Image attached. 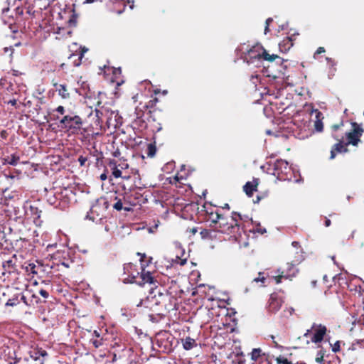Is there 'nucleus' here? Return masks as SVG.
<instances>
[{"mask_svg":"<svg viewBox=\"0 0 364 364\" xmlns=\"http://www.w3.org/2000/svg\"><path fill=\"white\" fill-rule=\"evenodd\" d=\"M210 219H211L212 223H217L220 222V220H224L223 217L218 213H216L215 215L213 213H211Z\"/></svg>","mask_w":364,"mask_h":364,"instance_id":"obj_26","label":"nucleus"},{"mask_svg":"<svg viewBox=\"0 0 364 364\" xmlns=\"http://www.w3.org/2000/svg\"><path fill=\"white\" fill-rule=\"evenodd\" d=\"M82 124L81 118L78 115L71 113L64 115L60 119L58 127L74 132L80 129Z\"/></svg>","mask_w":364,"mask_h":364,"instance_id":"obj_2","label":"nucleus"},{"mask_svg":"<svg viewBox=\"0 0 364 364\" xmlns=\"http://www.w3.org/2000/svg\"><path fill=\"white\" fill-rule=\"evenodd\" d=\"M87 51V49L85 47L81 48L80 55L79 56L78 61L77 63H74L75 66H79L80 65V59L83 57L84 54Z\"/></svg>","mask_w":364,"mask_h":364,"instance_id":"obj_28","label":"nucleus"},{"mask_svg":"<svg viewBox=\"0 0 364 364\" xmlns=\"http://www.w3.org/2000/svg\"><path fill=\"white\" fill-rule=\"evenodd\" d=\"M109 166L112 170V175L114 176V178H119L122 176V171L117 168L115 161H110Z\"/></svg>","mask_w":364,"mask_h":364,"instance_id":"obj_20","label":"nucleus"},{"mask_svg":"<svg viewBox=\"0 0 364 364\" xmlns=\"http://www.w3.org/2000/svg\"><path fill=\"white\" fill-rule=\"evenodd\" d=\"M134 268V266L131 264H128L127 266L124 267V269L125 272H129L130 270H132Z\"/></svg>","mask_w":364,"mask_h":364,"instance_id":"obj_40","label":"nucleus"},{"mask_svg":"<svg viewBox=\"0 0 364 364\" xmlns=\"http://www.w3.org/2000/svg\"><path fill=\"white\" fill-rule=\"evenodd\" d=\"M191 231H192V232H193V234H195V233L196 232V231H197V230H196V229L193 228Z\"/></svg>","mask_w":364,"mask_h":364,"instance_id":"obj_54","label":"nucleus"},{"mask_svg":"<svg viewBox=\"0 0 364 364\" xmlns=\"http://www.w3.org/2000/svg\"><path fill=\"white\" fill-rule=\"evenodd\" d=\"M16 102H17L16 100L13 99V100H9L8 103L11 105L12 106H15L16 105Z\"/></svg>","mask_w":364,"mask_h":364,"instance_id":"obj_45","label":"nucleus"},{"mask_svg":"<svg viewBox=\"0 0 364 364\" xmlns=\"http://www.w3.org/2000/svg\"><path fill=\"white\" fill-rule=\"evenodd\" d=\"M354 233H355V231H353V232H352V234H351V235H350V237H352V238H353V237H354Z\"/></svg>","mask_w":364,"mask_h":364,"instance_id":"obj_57","label":"nucleus"},{"mask_svg":"<svg viewBox=\"0 0 364 364\" xmlns=\"http://www.w3.org/2000/svg\"><path fill=\"white\" fill-rule=\"evenodd\" d=\"M358 348H364V340L357 341L356 342L353 343L349 349L355 350Z\"/></svg>","mask_w":364,"mask_h":364,"instance_id":"obj_25","label":"nucleus"},{"mask_svg":"<svg viewBox=\"0 0 364 364\" xmlns=\"http://www.w3.org/2000/svg\"><path fill=\"white\" fill-rule=\"evenodd\" d=\"M292 245H293L294 247H296L299 245V242H298L294 241V242H292Z\"/></svg>","mask_w":364,"mask_h":364,"instance_id":"obj_50","label":"nucleus"},{"mask_svg":"<svg viewBox=\"0 0 364 364\" xmlns=\"http://www.w3.org/2000/svg\"><path fill=\"white\" fill-rule=\"evenodd\" d=\"M293 40L294 38L292 36H289L286 39H284L283 41L279 44L280 50L282 52L288 51L293 46Z\"/></svg>","mask_w":364,"mask_h":364,"instance_id":"obj_16","label":"nucleus"},{"mask_svg":"<svg viewBox=\"0 0 364 364\" xmlns=\"http://www.w3.org/2000/svg\"><path fill=\"white\" fill-rule=\"evenodd\" d=\"M93 336H95V338H102L100 337V333L97 331H94Z\"/></svg>","mask_w":364,"mask_h":364,"instance_id":"obj_43","label":"nucleus"},{"mask_svg":"<svg viewBox=\"0 0 364 364\" xmlns=\"http://www.w3.org/2000/svg\"><path fill=\"white\" fill-rule=\"evenodd\" d=\"M277 58H279L277 55H269L262 47L257 46L248 50L245 60L249 65L254 64L255 67H259L262 63V59L272 62Z\"/></svg>","mask_w":364,"mask_h":364,"instance_id":"obj_1","label":"nucleus"},{"mask_svg":"<svg viewBox=\"0 0 364 364\" xmlns=\"http://www.w3.org/2000/svg\"><path fill=\"white\" fill-rule=\"evenodd\" d=\"M262 355V350L260 348H254L251 353L252 360L256 361Z\"/></svg>","mask_w":364,"mask_h":364,"instance_id":"obj_23","label":"nucleus"},{"mask_svg":"<svg viewBox=\"0 0 364 364\" xmlns=\"http://www.w3.org/2000/svg\"><path fill=\"white\" fill-rule=\"evenodd\" d=\"M232 219L235 220V221H237V219L235 216H232Z\"/></svg>","mask_w":364,"mask_h":364,"instance_id":"obj_59","label":"nucleus"},{"mask_svg":"<svg viewBox=\"0 0 364 364\" xmlns=\"http://www.w3.org/2000/svg\"><path fill=\"white\" fill-rule=\"evenodd\" d=\"M258 184V179H254L252 181H248L245 184L243 190L248 197L252 196L253 193L257 191Z\"/></svg>","mask_w":364,"mask_h":364,"instance_id":"obj_15","label":"nucleus"},{"mask_svg":"<svg viewBox=\"0 0 364 364\" xmlns=\"http://www.w3.org/2000/svg\"><path fill=\"white\" fill-rule=\"evenodd\" d=\"M330 225H331V220L329 219H326L325 221V225L326 227H328V226H330Z\"/></svg>","mask_w":364,"mask_h":364,"instance_id":"obj_49","label":"nucleus"},{"mask_svg":"<svg viewBox=\"0 0 364 364\" xmlns=\"http://www.w3.org/2000/svg\"><path fill=\"white\" fill-rule=\"evenodd\" d=\"M56 90L58 92L59 95L63 98H67L69 97L66 86L65 85H59L56 87Z\"/></svg>","mask_w":364,"mask_h":364,"instance_id":"obj_21","label":"nucleus"},{"mask_svg":"<svg viewBox=\"0 0 364 364\" xmlns=\"http://www.w3.org/2000/svg\"><path fill=\"white\" fill-rule=\"evenodd\" d=\"M55 111L62 115L65 114V109L64 107H63L61 105L58 106L56 108Z\"/></svg>","mask_w":364,"mask_h":364,"instance_id":"obj_34","label":"nucleus"},{"mask_svg":"<svg viewBox=\"0 0 364 364\" xmlns=\"http://www.w3.org/2000/svg\"><path fill=\"white\" fill-rule=\"evenodd\" d=\"M48 356L47 352L42 349H34L30 353V358L28 360L31 363L34 364H43L46 358Z\"/></svg>","mask_w":364,"mask_h":364,"instance_id":"obj_9","label":"nucleus"},{"mask_svg":"<svg viewBox=\"0 0 364 364\" xmlns=\"http://www.w3.org/2000/svg\"><path fill=\"white\" fill-rule=\"evenodd\" d=\"M31 211L33 215L34 222L37 223V220L41 218V211L37 208H34L33 206H31Z\"/></svg>","mask_w":364,"mask_h":364,"instance_id":"obj_22","label":"nucleus"},{"mask_svg":"<svg viewBox=\"0 0 364 364\" xmlns=\"http://www.w3.org/2000/svg\"><path fill=\"white\" fill-rule=\"evenodd\" d=\"M90 343L94 346L95 348H98L103 345V339L102 338H91Z\"/></svg>","mask_w":364,"mask_h":364,"instance_id":"obj_24","label":"nucleus"},{"mask_svg":"<svg viewBox=\"0 0 364 364\" xmlns=\"http://www.w3.org/2000/svg\"><path fill=\"white\" fill-rule=\"evenodd\" d=\"M7 306H12L13 303L10 302L9 301L6 303Z\"/></svg>","mask_w":364,"mask_h":364,"instance_id":"obj_51","label":"nucleus"},{"mask_svg":"<svg viewBox=\"0 0 364 364\" xmlns=\"http://www.w3.org/2000/svg\"><path fill=\"white\" fill-rule=\"evenodd\" d=\"M316 281H313V282H312V285H313V286H315V285H316Z\"/></svg>","mask_w":364,"mask_h":364,"instance_id":"obj_58","label":"nucleus"},{"mask_svg":"<svg viewBox=\"0 0 364 364\" xmlns=\"http://www.w3.org/2000/svg\"><path fill=\"white\" fill-rule=\"evenodd\" d=\"M323 52H325V49H324V48H323V47H319V48L317 49V50H316V54H320V53H323Z\"/></svg>","mask_w":364,"mask_h":364,"instance_id":"obj_41","label":"nucleus"},{"mask_svg":"<svg viewBox=\"0 0 364 364\" xmlns=\"http://www.w3.org/2000/svg\"><path fill=\"white\" fill-rule=\"evenodd\" d=\"M266 133H267V134L270 135L272 134V132L270 130H267Z\"/></svg>","mask_w":364,"mask_h":364,"instance_id":"obj_52","label":"nucleus"},{"mask_svg":"<svg viewBox=\"0 0 364 364\" xmlns=\"http://www.w3.org/2000/svg\"><path fill=\"white\" fill-rule=\"evenodd\" d=\"M283 302V299L277 294H272L269 300V311L274 314L277 312L280 309Z\"/></svg>","mask_w":364,"mask_h":364,"instance_id":"obj_10","label":"nucleus"},{"mask_svg":"<svg viewBox=\"0 0 364 364\" xmlns=\"http://www.w3.org/2000/svg\"><path fill=\"white\" fill-rule=\"evenodd\" d=\"M139 274V272H132L131 273V277H132V279L128 280L127 282H130V283H136L137 284V281H136V278L138 277V275Z\"/></svg>","mask_w":364,"mask_h":364,"instance_id":"obj_29","label":"nucleus"},{"mask_svg":"<svg viewBox=\"0 0 364 364\" xmlns=\"http://www.w3.org/2000/svg\"><path fill=\"white\" fill-rule=\"evenodd\" d=\"M274 175L283 180L289 179L284 177L291 170L290 166L287 161L279 159L277 160L274 164Z\"/></svg>","mask_w":364,"mask_h":364,"instance_id":"obj_7","label":"nucleus"},{"mask_svg":"<svg viewBox=\"0 0 364 364\" xmlns=\"http://www.w3.org/2000/svg\"><path fill=\"white\" fill-rule=\"evenodd\" d=\"M17 257L14 255L10 259L3 262L2 267L5 272L9 274L14 272L16 269Z\"/></svg>","mask_w":364,"mask_h":364,"instance_id":"obj_13","label":"nucleus"},{"mask_svg":"<svg viewBox=\"0 0 364 364\" xmlns=\"http://www.w3.org/2000/svg\"><path fill=\"white\" fill-rule=\"evenodd\" d=\"M261 274H262V273H259V277H257V278H255L253 279V282H261L264 283V282L265 281L266 279H265L264 277H260Z\"/></svg>","mask_w":364,"mask_h":364,"instance_id":"obj_37","label":"nucleus"},{"mask_svg":"<svg viewBox=\"0 0 364 364\" xmlns=\"http://www.w3.org/2000/svg\"><path fill=\"white\" fill-rule=\"evenodd\" d=\"M279 28H280L281 30H284L285 28V26L282 25Z\"/></svg>","mask_w":364,"mask_h":364,"instance_id":"obj_53","label":"nucleus"},{"mask_svg":"<svg viewBox=\"0 0 364 364\" xmlns=\"http://www.w3.org/2000/svg\"><path fill=\"white\" fill-rule=\"evenodd\" d=\"M225 220H220L219 222L220 223V228H221V230H220V232H225L227 231V230H228L229 228H233V225H228V224L224 221Z\"/></svg>","mask_w":364,"mask_h":364,"instance_id":"obj_27","label":"nucleus"},{"mask_svg":"<svg viewBox=\"0 0 364 364\" xmlns=\"http://www.w3.org/2000/svg\"><path fill=\"white\" fill-rule=\"evenodd\" d=\"M311 116L312 118L314 117L315 118L314 127L316 131L318 132H322L323 129V125L322 122V119L323 117L322 113L316 109H312L311 111Z\"/></svg>","mask_w":364,"mask_h":364,"instance_id":"obj_12","label":"nucleus"},{"mask_svg":"<svg viewBox=\"0 0 364 364\" xmlns=\"http://www.w3.org/2000/svg\"><path fill=\"white\" fill-rule=\"evenodd\" d=\"M326 60H327L328 61H331V60L330 58H326Z\"/></svg>","mask_w":364,"mask_h":364,"instance_id":"obj_61","label":"nucleus"},{"mask_svg":"<svg viewBox=\"0 0 364 364\" xmlns=\"http://www.w3.org/2000/svg\"><path fill=\"white\" fill-rule=\"evenodd\" d=\"M340 126H341V125H339V124H334V125H333V126H332V129H333V132L337 131V130L339 129Z\"/></svg>","mask_w":364,"mask_h":364,"instance_id":"obj_46","label":"nucleus"},{"mask_svg":"<svg viewBox=\"0 0 364 364\" xmlns=\"http://www.w3.org/2000/svg\"><path fill=\"white\" fill-rule=\"evenodd\" d=\"M39 294L45 299L48 298L49 295L48 291L43 289L39 291Z\"/></svg>","mask_w":364,"mask_h":364,"instance_id":"obj_39","label":"nucleus"},{"mask_svg":"<svg viewBox=\"0 0 364 364\" xmlns=\"http://www.w3.org/2000/svg\"><path fill=\"white\" fill-rule=\"evenodd\" d=\"M124 210H127V211H128V210H129V208H124Z\"/></svg>","mask_w":364,"mask_h":364,"instance_id":"obj_60","label":"nucleus"},{"mask_svg":"<svg viewBox=\"0 0 364 364\" xmlns=\"http://www.w3.org/2000/svg\"><path fill=\"white\" fill-rule=\"evenodd\" d=\"M183 346L185 350H191L193 347L196 346V342L193 338L191 337H186L182 340Z\"/></svg>","mask_w":364,"mask_h":364,"instance_id":"obj_17","label":"nucleus"},{"mask_svg":"<svg viewBox=\"0 0 364 364\" xmlns=\"http://www.w3.org/2000/svg\"><path fill=\"white\" fill-rule=\"evenodd\" d=\"M97 117H100L99 114L106 117V123L109 128H117L122 124V118L119 116L117 111L111 110L104 108L102 111L97 110Z\"/></svg>","mask_w":364,"mask_h":364,"instance_id":"obj_3","label":"nucleus"},{"mask_svg":"<svg viewBox=\"0 0 364 364\" xmlns=\"http://www.w3.org/2000/svg\"><path fill=\"white\" fill-rule=\"evenodd\" d=\"M140 279L141 281L137 282L139 285H144L145 284H153L155 286L156 281L154 279L151 272L149 271H145L143 264H141V272H140Z\"/></svg>","mask_w":364,"mask_h":364,"instance_id":"obj_11","label":"nucleus"},{"mask_svg":"<svg viewBox=\"0 0 364 364\" xmlns=\"http://www.w3.org/2000/svg\"><path fill=\"white\" fill-rule=\"evenodd\" d=\"M114 208L116 209L117 210H122L123 208V205H122V201L119 200H118L114 205Z\"/></svg>","mask_w":364,"mask_h":364,"instance_id":"obj_31","label":"nucleus"},{"mask_svg":"<svg viewBox=\"0 0 364 364\" xmlns=\"http://www.w3.org/2000/svg\"><path fill=\"white\" fill-rule=\"evenodd\" d=\"M288 271L289 272H287L286 274H284V272H282V274L274 277L277 284H279L283 278L291 279L292 277L296 275V273L298 272L293 264H288Z\"/></svg>","mask_w":364,"mask_h":364,"instance_id":"obj_14","label":"nucleus"},{"mask_svg":"<svg viewBox=\"0 0 364 364\" xmlns=\"http://www.w3.org/2000/svg\"><path fill=\"white\" fill-rule=\"evenodd\" d=\"M87 161V158L83 156H80L78 158V162L80 163V166H84Z\"/></svg>","mask_w":364,"mask_h":364,"instance_id":"obj_33","label":"nucleus"},{"mask_svg":"<svg viewBox=\"0 0 364 364\" xmlns=\"http://www.w3.org/2000/svg\"><path fill=\"white\" fill-rule=\"evenodd\" d=\"M339 349H340L339 341H336V342L335 343V344H334V345L333 346V347H332V350H333V352H337V351H338V350H339Z\"/></svg>","mask_w":364,"mask_h":364,"instance_id":"obj_38","label":"nucleus"},{"mask_svg":"<svg viewBox=\"0 0 364 364\" xmlns=\"http://www.w3.org/2000/svg\"><path fill=\"white\" fill-rule=\"evenodd\" d=\"M100 179H101L102 181H105V180H106V179H107V175H106V173H102V174H101V175H100Z\"/></svg>","mask_w":364,"mask_h":364,"instance_id":"obj_48","label":"nucleus"},{"mask_svg":"<svg viewBox=\"0 0 364 364\" xmlns=\"http://www.w3.org/2000/svg\"><path fill=\"white\" fill-rule=\"evenodd\" d=\"M106 208V206L101 205L100 201L97 200L96 203L92 205L90 212L87 215V218L97 223H100Z\"/></svg>","mask_w":364,"mask_h":364,"instance_id":"obj_5","label":"nucleus"},{"mask_svg":"<svg viewBox=\"0 0 364 364\" xmlns=\"http://www.w3.org/2000/svg\"><path fill=\"white\" fill-rule=\"evenodd\" d=\"M134 0H127L128 4H131L130 9H132L134 8Z\"/></svg>","mask_w":364,"mask_h":364,"instance_id":"obj_47","label":"nucleus"},{"mask_svg":"<svg viewBox=\"0 0 364 364\" xmlns=\"http://www.w3.org/2000/svg\"><path fill=\"white\" fill-rule=\"evenodd\" d=\"M276 361L277 364H292L287 358H283L281 357L277 358L276 359Z\"/></svg>","mask_w":364,"mask_h":364,"instance_id":"obj_30","label":"nucleus"},{"mask_svg":"<svg viewBox=\"0 0 364 364\" xmlns=\"http://www.w3.org/2000/svg\"><path fill=\"white\" fill-rule=\"evenodd\" d=\"M20 158L16 154H11L10 156H7L6 158H4L3 164H9L11 166H16Z\"/></svg>","mask_w":364,"mask_h":364,"instance_id":"obj_19","label":"nucleus"},{"mask_svg":"<svg viewBox=\"0 0 364 364\" xmlns=\"http://www.w3.org/2000/svg\"><path fill=\"white\" fill-rule=\"evenodd\" d=\"M332 135L336 140L338 141V143L334 145V149L337 152H346L347 149L346 148V146L343 144L342 140L338 137V136L336 135L335 134H333Z\"/></svg>","mask_w":364,"mask_h":364,"instance_id":"obj_18","label":"nucleus"},{"mask_svg":"<svg viewBox=\"0 0 364 364\" xmlns=\"http://www.w3.org/2000/svg\"><path fill=\"white\" fill-rule=\"evenodd\" d=\"M271 22H272V18H268L266 20V26H265V29H264V33L265 34H267V32L269 31V26Z\"/></svg>","mask_w":364,"mask_h":364,"instance_id":"obj_32","label":"nucleus"},{"mask_svg":"<svg viewBox=\"0 0 364 364\" xmlns=\"http://www.w3.org/2000/svg\"><path fill=\"white\" fill-rule=\"evenodd\" d=\"M323 358V354L321 352H318L317 354V357L316 358V361L317 363H321Z\"/></svg>","mask_w":364,"mask_h":364,"instance_id":"obj_36","label":"nucleus"},{"mask_svg":"<svg viewBox=\"0 0 364 364\" xmlns=\"http://www.w3.org/2000/svg\"><path fill=\"white\" fill-rule=\"evenodd\" d=\"M352 125L353 130L346 133V138L348 141L346 144V146L348 144H353L356 146L360 141L359 138L361 136L363 132V129L356 123H353Z\"/></svg>","mask_w":364,"mask_h":364,"instance_id":"obj_8","label":"nucleus"},{"mask_svg":"<svg viewBox=\"0 0 364 364\" xmlns=\"http://www.w3.org/2000/svg\"><path fill=\"white\" fill-rule=\"evenodd\" d=\"M335 151H336V150L334 149V148H333V149H331V156H330V159H334V158H335V156H336Z\"/></svg>","mask_w":364,"mask_h":364,"instance_id":"obj_42","label":"nucleus"},{"mask_svg":"<svg viewBox=\"0 0 364 364\" xmlns=\"http://www.w3.org/2000/svg\"><path fill=\"white\" fill-rule=\"evenodd\" d=\"M224 208H229V205L228 204H225V206H224Z\"/></svg>","mask_w":364,"mask_h":364,"instance_id":"obj_56","label":"nucleus"},{"mask_svg":"<svg viewBox=\"0 0 364 364\" xmlns=\"http://www.w3.org/2000/svg\"><path fill=\"white\" fill-rule=\"evenodd\" d=\"M27 270H31L33 274H37L35 270L36 265L34 264H29L28 267H26Z\"/></svg>","mask_w":364,"mask_h":364,"instance_id":"obj_35","label":"nucleus"},{"mask_svg":"<svg viewBox=\"0 0 364 364\" xmlns=\"http://www.w3.org/2000/svg\"><path fill=\"white\" fill-rule=\"evenodd\" d=\"M311 330L314 331L311 341L315 343H320L326 333V327L321 324L314 323L311 328L307 330L304 336L307 337Z\"/></svg>","mask_w":364,"mask_h":364,"instance_id":"obj_6","label":"nucleus"},{"mask_svg":"<svg viewBox=\"0 0 364 364\" xmlns=\"http://www.w3.org/2000/svg\"><path fill=\"white\" fill-rule=\"evenodd\" d=\"M261 233H263V232H266V230L264 229V230H259Z\"/></svg>","mask_w":364,"mask_h":364,"instance_id":"obj_55","label":"nucleus"},{"mask_svg":"<svg viewBox=\"0 0 364 364\" xmlns=\"http://www.w3.org/2000/svg\"><path fill=\"white\" fill-rule=\"evenodd\" d=\"M294 311V309H293V308H289V309H287V310H284V312L287 311V312H288V314H289V315H291V314H293Z\"/></svg>","mask_w":364,"mask_h":364,"instance_id":"obj_44","label":"nucleus"},{"mask_svg":"<svg viewBox=\"0 0 364 364\" xmlns=\"http://www.w3.org/2000/svg\"><path fill=\"white\" fill-rule=\"evenodd\" d=\"M169 298L166 291L162 292L160 289L155 286L151 287L149 294L147 296V301L154 303L155 305H160L164 303Z\"/></svg>","mask_w":364,"mask_h":364,"instance_id":"obj_4","label":"nucleus"}]
</instances>
